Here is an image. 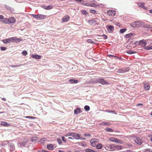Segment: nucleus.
I'll use <instances>...</instances> for the list:
<instances>
[{"instance_id": "46", "label": "nucleus", "mask_w": 152, "mask_h": 152, "mask_svg": "<svg viewBox=\"0 0 152 152\" xmlns=\"http://www.w3.org/2000/svg\"><path fill=\"white\" fill-rule=\"evenodd\" d=\"M90 12L94 14H97V12L95 10H90Z\"/></svg>"}, {"instance_id": "40", "label": "nucleus", "mask_w": 152, "mask_h": 152, "mask_svg": "<svg viewBox=\"0 0 152 152\" xmlns=\"http://www.w3.org/2000/svg\"><path fill=\"white\" fill-rule=\"evenodd\" d=\"M53 7V6L52 5H49L47 6L45 9L47 10L51 9Z\"/></svg>"}, {"instance_id": "20", "label": "nucleus", "mask_w": 152, "mask_h": 152, "mask_svg": "<svg viewBox=\"0 0 152 152\" xmlns=\"http://www.w3.org/2000/svg\"><path fill=\"white\" fill-rule=\"evenodd\" d=\"M31 57L36 59H39L41 58V56L38 55H32Z\"/></svg>"}, {"instance_id": "30", "label": "nucleus", "mask_w": 152, "mask_h": 152, "mask_svg": "<svg viewBox=\"0 0 152 152\" xmlns=\"http://www.w3.org/2000/svg\"><path fill=\"white\" fill-rule=\"evenodd\" d=\"M126 53L130 54H132L136 53L137 52H136L132 50H128L126 51Z\"/></svg>"}, {"instance_id": "28", "label": "nucleus", "mask_w": 152, "mask_h": 152, "mask_svg": "<svg viewBox=\"0 0 152 152\" xmlns=\"http://www.w3.org/2000/svg\"><path fill=\"white\" fill-rule=\"evenodd\" d=\"M38 140L37 137H33L31 139V141L34 142H36Z\"/></svg>"}, {"instance_id": "33", "label": "nucleus", "mask_w": 152, "mask_h": 152, "mask_svg": "<svg viewBox=\"0 0 152 152\" xmlns=\"http://www.w3.org/2000/svg\"><path fill=\"white\" fill-rule=\"evenodd\" d=\"M104 111L109 113H114L115 114H117V113H116L115 111L111 110H106Z\"/></svg>"}, {"instance_id": "10", "label": "nucleus", "mask_w": 152, "mask_h": 152, "mask_svg": "<svg viewBox=\"0 0 152 152\" xmlns=\"http://www.w3.org/2000/svg\"><path fill=\"white\" fill-rule=\"evenodd\" d=\"M95 140H96L97 141L98 140V139H91L90 141L91 145L93 147H95V146H96V142H97V141H95Z\"/></svg>"}, {"instance_id": "11", "label": "nucleus", "mask_w": 152, "mask_h": 152, "mask_svg": "<svg viewBox=\"0 0 152 152\" xmlns=\"http://www.w3.org/2000/svg\"><path fill=\"white\" fill-rule=\"evenodd\" d=\"M69 17L68 15H66L62 18V22H67L69 20Z\"/></svg>"}, {"instance_id": "23", "label": "nucleus", "mask_w": 152, "mask_h": 152, "mask_svg": "<svg viewBox=\"0 0 152 152\" xmlns=\"http://www.w3.org/2000/svg\"><path fill=\"white\" fill-rule=\"evenodd\" d=\"M2 41L5 44L11 43L10 38L4 39L2 40Z\"/></svg>"}, {"instance_id": "49", "label": "nucleus", "mask_w": 152, "mask_h": 152, "mask_svg": "<svg viewBox=\"0 0 152 152\" xmlns=\"http://www.w3.org/2000/svg\"><path fill=\"white\" fill-rule=\"evenodd\" d=\"M7 49V48L5 47H0L1 50V51H5Z\"/></svg>"}, {"instance_id": "21", "label": "nucleus", "mask_w": 152, "mask_h": 152, "mask_svg": "<svg viewBox=\"0 0 152 152\" xmlns=\"http://www.w3.org/2000/svg\"><path fill=\"white\" fill-rule=\"evenodd\" d=\"M5 7L6 9L9 10L11 12H13L14 11V9L13 8L11 7L8 5H5Z\"/></svg>"}, {"instance_id": "12", "label": "nucleus", "mask_w": 152, "mask_h": 152, "mask_svg": "<svg viewBox=\"0 0 152 152\" xmlns=\"http://www.w3.org/2000/svg\"><path fill=\"white\" fill-rule=\"evenodd\" d=\"M8 24L10 23H14L16 21V19L13 17H11L8 18Z\"/></svg>"}, {"instance_id": "25", "label": "nucleus", "mask_w": 152, "mask_h": 152, "mask_svg": "<svg viewBox=\"0 0 152 152\" xmlns=\"http://www.w3.org/2000/svg\"><path fill=\"white\" fill-rule=\"evenodd\" d=\"M150 88V85L149 84H145L144 86V88L146 90L148 91L149 90Z\"/></svg>"}, {"instance_id": "3", "label": "nucleus", "mask_w": 152, "mask_h": 152, "mask_svg": "<svg viewBox=\"0 0 152 152\" xmlns=\"http://www.w3.org/2000/svg\"><path fill=\"white\" fill-rule=\"evenodd\" d=\"M11 43H18L22 41V39L15 37L10 38Z\"/></svg>"}, {"instance_id": "44", "label": "nucleus", "mask_w": 152, "mask_h": 152, "mask_svg": "<svg viewBox=\"0 0 152 152\" xmlns=\"http://www.w3.org/2000/svg\"><path fill=\"white\" fill-rule=\"evenodd\" d=\"M145 49L146 50H150L152 49V46H147L145 48Z\"/></svg>"}, {"instance_id": "32", "label": "nucleus", "mask_w": 152, "mask_h": 152, "mask_svg": "<svg viewBox=\"0 0 152 152\" xmlns=\"http://www.w3.org/2000/svg\"><path fill=\"white\" fill-rule=\"evenodd\" d=\"M110 125V124L108 122H104L102 123H101L100 124V125H107V126H109Z\"/></svg>"}, {"instance_id": "19", "label": "nucleus", "mask_w": 152, "mask_h": 152, "mask_svg": "<svg viewBox=\"0 0 152 152\" xmlns=\"http://www.w3.org/2000/svg\"><path fill=\"white\" fill-rule=\"evenodd\" d=\"M47 147L49 150H52L54 148L53 145L52 144H48Z\"/></svg>"}, {"instance_id": "64", "label": "nucleus", "mask_w": 152, "mask_h": 152, "mask_svg": "<svg viewBox=\"0 0 152 152\" xmlns=\"http://www.w3.org/2000/svg\"><path fill=\"white\" fill-rule=\"evenodd\" d=\"M84 136L85 137H89L91 136V135L90 134H84Z\"/></svg>"}, {"instance_id": "63", "label": "nucleus", "mask_w": 152, "mask_h": 152, "mask_svg": "<svg viewBox=\"0 0 152 152\" xmlns=\"http://www.w3.org/2000/svg\"><path fill=\"white\" fill-rule=\"evenodd\" d=\"M62 139L63 141L64 142H66V140H65V138L64 137L62 136Z\"/></svg>"}, {"instance_id": "24", "label": "nucleus", "mask_w": 152, "mask_h": 152, "mask_svg": "<svg viewBox=\"0 0 152 152\" xmlns=\"http://www.w3.org/2000/svg\"><path fill=\"white\" fill-rule=\"evenodd\" d=\"M69 81L72 84L76 83L78 82V80H77L74 79H70L69 80Z\"/></svg>"}, {"instance_id": "26", "label": "nucleus", "mask_w": 152, "mask_h": 152, "mask_svg": "<svg viewBox=\"0 0 152 152\" xmlns=\"http://www.w3.org/2000/svg\"><path fill=\"white\" fill-rule=\"evenodd\" d=\"M140 23L138 21H135L134 22L132 23L131 24V26L133 27H136V26H137V25H136V23Z\"/></svg>"}, {"instance_id": "13", "label": "nucleus", "mask_w": 152, "mask_h": 152, "mask_svg": "<svg viewBox=\"0 0 152 152\" xmlns=\"http://www.w3.org/2000/svg\"><path fill=\"white\" fill-rule=\"evenodd\" d=\"M27 144V141H23L20 142L18 143V146L19 147H23L25 146Z\"/></svg>"}, {"instance_id": "35", "label": "nucleus", "mask_w": 152, "mask_h": 152, "mask_svg": "<svg viewBox=\"0 0 152 152\" xmlns=\"http://www.w3.org/2000/svg\"><path fill=\"white\" fill-rule=\"evenodd\" d=\"M134 34L133 33H130L129 34H127L126 35L125 37L127 38H129L131 37L132 36L134 35Z\"/></svg>"}, {"instance_id": "16", "label": "nucleus", "mask_w": 152, "mask_h": 152, "mask_svg": "<svg viewBox=\"0 0 152 152\" xmlns=\"http://www.w3.org/2000/svg\"><path fill=\"white\" fill-rule=\"evenodd\" d=\"M82 112L80 108H77L74 110V113L75 114H78L81 113Z\"/></svg>"}, {"instance_id": "1", "label": "nucleus", "mask_w": 152, "mask_h": 152, "mask_svg": "<svg viewBox=\"0 0 152 152\" xmlns=\"http://www.w3.org/2000/svg\"><path fill=\"white\" fill-rule=\"evenodd\" d=\"M87 83L92 84L98 83L102 85L109 84V83L106 81L104 79L102 78H93L91 80H89Z\"/></svg>"}, {"instance_id": "57", "label": "nucleus", "mask_w": 152, "mask_h": 152, "mask_svg": "<svg viewBox=\"0 0 152 152\" xmlns=\"http://www.w3.org/2000/svg\"><path fill=\"white\" fill-rule=\"evenodd\" d=\"M73 133H74L69 132V133H68V134H67V136H71L72 137Z\"/></svg>"}, {"instance_id": "53", "label": "nucleus", "mask_w": 152, "mask_h": 152, "mask_svg": "<svg viewBox=\"0 0 152 152\" xmlns=\"http://www.w3.org/2000/svg\"><path fill=\"white\" fill-rule=\"evenodd\" d=\"M82 13L83 15H86L88 14L87 12L85 10H83L82 11Z\"/></svg>"}, {"instance_id": "9", "label": "nucleus", "mask_w": 152, "mask_h": 152, "mask_svg": "<svg viewBox=\"0 0 152 152\" xmlns=\"http://www.w3.org/2000/svg\"><path fill=\"white\" fill-rule=\"evenodd\" d=\"M107 13L109 16H113L115 15L116 12L112 10H109L107 11Z\"/></svg>"}, {"instance_id": "31", "label": "nucleus", "mask_w": 152, "mask_h": 152, "mask_svg": "<svg viewBox=\"0 0 152 152\" xmlns=\"http://www.w3.org/2000/svg\"><path fill=\"white\" fill-rule=\"evenodd\" d=\"M96 148L98 149H100L102 148L103 146L102 145L101 143H98L96 145Z\"/></svg>"}, {"instance_id": "48", "label": "nucleus", "mask_w": 152, "mask_h": 152, "mask_svg": "<svg viewBox=\"0 0 152 152\" xmlns=\"http://www.w3.org/2000/svg\"><path fill=\"white\" fill-rule=\"evenodd\" d=\"M57 141L59 145H61L62 143L61 140L60 139H58Z\"/></svg>"}, {"instance_id": "51", "label": "nucleus", "mask_w": 152, "mask_h": 152, "mask_svg": "<svg viewBox=\"0 0 152 152\" xmlns=\"http://www.w3.org/2000/svg\"><path fill=\"white\" fill-rule=\"evenodd\" d=\"M87 41L88 42H89V43L96 44V43H95L93 41H92L91 39H88L87 40Z\"/></svg>"}, {"instance_id": "6", "label": "nucleus", "mask_w": 152, "mask_h": 152, "mask_svg": "<svg viewBox=\"0 0 152 152\" xmlns=\"http://www.w3.org/2000/svg\"><path fill=\"white\" fill-rule=\"evenodd\" d=\"M129 70L130 69L129 67L124 68L118 69L117 70V72L119 73H124L128 72Z\"/></svg>"}, {"instance_id": "59", "label": "nucleus", "mask_w": 152, "mask_h": 152, "mask_svg": "<svg viewBox=\"0 0 152 152\" xmlns=\"http://www.w3.org/2000/svg\"><path fill=\"white\" fill-rule=\"evenodd\" d=\"M102 36L103 37H104V38L105 39H107L108 38L107 36L105 34H103V35H102Z\"/></svg>"}, {"instance_id": "50", "label": "nucleus", "mask_w": 152, "mask_h": 152, "mask_svg": "<svg viewBox=\"0 0 152 152\" xmlns=\"http://www.w3.org/2000/svg\"><path fill=\"white\" fill-rule=\"evenodd\" d=\"M123 142L121 140L118 139V140H117V141H116V143H119L121 144H123Z\"/></svg>"}, {"instance_id": "38", "label": "nucleus", "mask_w": 152, "mask_h": 152, "mask_svg": "<svg viewBox=\"0 0 152 152\" xmlns=\"http://www.w3.org/2000/svg\"><path fill=\"white\" fill-rule=\"evenodd\" d=\"M47 140V139L46 138H42L39 141V142L42 143H43L44 142L46 141Z\"/></svg>"}, {"instance_id": "22", "label": "nucleus", "mask_w": 152, "mask_h": 152, "mask_svg": "<svg viewBox=\"0 0 152 152\" xmlns=\"http://www.w3.org/2000/svg\"><path fill=\"white\" fill-rule=\"evenodd\" d=\"M96 20L95 19H93L91 20H89L88 21V23L91 25H92L94 23H96Z\"/></svg>"}, {"instance_id": "4", "label": "nucleus", "mask_w": 152, "mask_h": 152, "mask_svg": "<svg viewBox=\"0 0 152 152\" xmlns=\"http://www.w3.org/2000/svg\"><path fill=\"white\" fill-rule=\"evenodd\" d=\"M134 141L137 144L143 145H144V142H142L141 140L139 138L135 137L134 138Z\"/></svg>"}, {"instance_id": "42", "label": "nucleus", "mask_w": 152, "mask_h": 152, "mask_svg": "<svg viewBox=\"0 0 152 152\" xmlns=\"http://www.w3.org/2000/svg\"><path fill=\"white\" fill-rule=\"evenodd\" d=\"M84 109L86 111H89L90 109V108L89 106L88 105H86L84 107Z\"/></svg>"}, {"instance_id": "56", "label": "nucleus", "mask_w": 152, "mask_h": 152, "mask_svg": "<svg viewBox=\"0 0 152 152\" xmlns=\"http://www.w3.org/2000/svg\"><path fill=\"white\" fill-rule=\"evenodd\" d=\"M96 5L95 4H89V6H91V7H96Z\"/></svg>"}, {"instance_id": "15", "label": "nucleus", "mask_w": 152, "mask_h": 152, "mask_svg": "<svg viewBox=\"0 0 152 152\" xmlns=\"http://www.w3.org/2000/svg\"><path fill=\"white\" fill-rule=\"evenodd\" d=\"M75 139H79L80 138V135L78 134L74 133L72 136Z\"/></svg>"}, {"instance_id": "18", "label": "nucleus", "mask_w": 152, "mask_h": 152, "mask_svg": "<svg viewBox=\"0 0 152 152\" xmlns=\"http://www.w3.org/2000/svg\"><path fill=\"white\" fill-rule=\"evenodd\" d=\"M0 22L5 24H8V20L7 18H4L1 20H0Z\"/></svg>"}, {"instance_id": "29", "label": "nucleus", "mask_w": 152, "mask_h": 152, "mask_svg": "<svg viewBox=\"0 0 152 152\" xmlns=\"http://www.w3.org/2000/svg\"><path fill=\"white\" fill-rule=\"evenodd\" d=\"M110 141L116 142V141H117L118 139L115 137H111L109 139Z\"/></svg>"}, {"instance_id": "5", "label": "nucleus", "mask_w": 152, "mask_h": 152, "mask_svg": "<svg viewBox=\"0 0 152 152\" xmlns=\"http://www.w3.org/2000/svg\"><path fill=\"white\" fill-rule=\"evenodd\" d=\"M105 149L109 151H113L115 149V145L111 144L109 145H107L105 147Z\"/></svg>"}, {"instance_id": "14", "label": "nucleus", "mask_w": 152, "mask_h": 152, "mask_svg": "<svg viewBox=\"0 0 152 152\" xmlns=\"http://www.w3.org/2000/svg\"><path fill=\"white\" fill-rule=\"evenodd\" d=\"M9 147L10 148V151H12L15 149V147L14 144L12 143H9L8 144Z\"/></svg>"}, {"instance_id": "54", "label": "nucleus", "mask_w": 152, "mask_h": 152, "mask_svg": "<svg viewBox=\"0 0 152 152\" xmlns=\"http://www.w3.org/2000/svg\"><path fill=\"white\" fill-rule=\"evenodd\" d=\"M91 149L89 148H86L85 150V151L86 152H91Z\"/></svg>"}, {"instance_id": "8", "label": "nucleus", "mask_w": 152, "mask_h": 152, "mask_svg": "<svg viewBox=\"0 0 152 152\" xmlns=\"http://www.w3.org/2000/svg\"><path fill=\"white\" fill-rule=\"evenodd\" d=\"M147 44L146 41L144 39H142L139 41V44L143 47L145 46Z\"/></svg>"}, {"instance_id": "52", "label": "nucleus", "mask_w": 152, "mask_h": 152, "mask_svg": "<svg viewBox=\"0 0 152 152\" xmlns=\"http://www.w3.org/2000/svg\"><path fill=\"white\" fill-rule=\"evenodd\" d=\"M107 56L108 57H117V58H118L119 59V58H118V57H117L113 55H107Z\"/></svg>"}, {"instance_id": "58", "label": "nucleus", "mask_w": 152, "mask_h": 152, "mask_svg": "<svg viewBox=\"0 0 152 152\" xmlns=\"http://www.w3.org/2000/svg\"><path fill=\"white\" fill-rule=\"evenodd\" d=\"M146 27L147 28L152 29V26L150 25H147L146 26Z\"/></svg>"}, {"instance_id": "60", "label": "nucleus", "mask_w": 152, "mask_h": 152, "mask_svg": "<svg viewBox=\"0 0 152 152\" xmlns=\"http://www.w3.org/2000/svg\"><path fill=\"white\" fill-rule=\"evenodd\" d=\"M1 152H6V151L5 149L4 148H2L0 150Z\"/></svg>"}, {"instance_id": "55", "label": "nucleus", "mask_w": 152, "mask_h": 152, "mask_svg": "<svg viewBox=\"0 0 152 152\" xmlns=\"http://www.w3.org/2000/svg\"><path fill=\"white\" fill-rule=\"evenodd\" d=\"M140 23H136V25H137V26H136V27H138L140 26L141 25V22L140 21H138Z\"/></svg>"}, {"instance_id": "34", "label": "nucleus", "mask_w": 152, "mask_h": 152, "mask_svg": "<svg viewBox=\"0 0 152 152\" xmlns=\"http://www.w3.org/2000/svg\"><path fill=\"white\" fill-rule=\"evenodd\" d=\"M80 145L84 147L87 146L86 142L84 141H83L80 142Z\"/></svg>"}, {"instance_id": "47", "label": "nucleus", "mask_w": 152, "mask_h": 152, "mask_svg": "<svg viewBox=\"0 0 152 152\" xmlns=\"http://www.w3.org/2000/svg\"><path fill=\"white\" fill-rule=\"evenodd\" d=\"M22 54L24 56H26L27 54V52L26 50H24L22 53Z\"/></svg>"}, {"instance_id": "43", "label": "nucleus", "mask_w": 152, "mask_h": 152, "mask_svg": "<svg viewBox=\"0 0 152 152\" xmlns=\"http://www.w3.org/2000/svg\"><path fill=\"white\" fill-rule=\"evenodd\" d=\"M9 124L3 121L1 123V125L5 126H8Z\"/></svg>"}, {"instance_id": "27", "label": "nucleus", "mask_w": 152, "mask_h": 152, "mask_svg": "<svg viewBox=\"0 0 152 152\" xmlns=\"http://www.w3.org/2000/svg\"><path fill=\"white\" fill-rule=\"evenodd\" d=\"M115 149L119 150L122 149L123 148V147L122 146L120 145H115Z\"/></svg>"}, {"instance_id": "41", "label": "nucleus", "mask_w": 152, "mask_h": 152, "mask_svg": "<svg viewBox=\"0 0 152 152\" xmlns=\"http://www.w3.org/2000/svg\"><path fill=\"white\" fill-rule=\"evenodd\" d=\"M143 152H152V149H145L143 150Z\"/></svg>"}, {"instance_id": "17", "label": "nucleus", "mask_w": 152, "mask_h": 152, "mask_svg": "<svg viewBox=\"0 0 152 152\" xmlns=\"http://www.w3.org/2000/svg\"><path fill=\"white\" fill-rule=\"evenodd\" d=\"M138 5L140 7H141L145 10H147V7L144 6V3L139 2L138 3Z\"/></svg>"}, {"instance_id": "36", "label": "nucleus", "mask_w": 152, "mask_h": 152, "mask_svg": "<svg viewBox=\"0 0 152 152\" xmlns=\"http://www.w3.org/2000/svg\"><path fill=\"white\" fill-rule=\"evenodd\" d=\"M10 142H9V141L8 140L4 141L1 144V145L3 146H5V145H6L7 144H9Z\"/></svg>"}, {"instance_id": "2", "label": "nucleus", "mask_w": 152, "mask_h": 152, "mask_svg": "<svg viewBox=\"0 0 152 152\" xmlns=\"http://www.w3.org/2000/svg\"><path fill=\"white\" fill-rule=\"evenodd\" d=\"M31 16L38 20H42L44 19L45 18V16L43 15L32 14L31 15Z\"/></svg>"}, {"instance_id": "61", "label": "nucleus", "mask_w": 152, "mask_h": 152, "mask_svg": "<svg viewBox=\"0 0 152 152\" xmlns=\"http://www.w3.org/2000/svg\"><path fill=\"white\" fill-rule=\"evenodd\" d=\"M75 1H76L77 2H84V0H75Z\"/></svg>"}, {"instance_id": "7", "label": "nucleus", "mask_w": 152, "mask_h": 152, "mask_svg": "<svg viewBox=\"0 0 152 152\" xmlns=\"http://www.w3.org/2000/svg\"><path fill=\"white\" fill-rule=\"evenodd\" d=\"M107 29L109 33H112L114 30V27L112 26L109 25L107 26Z\"/></svg>"}, {"instance_id": "62", "label": "nucleus", "mask_w": 152, "mask_h": 152, "mask_svg": "<svg viewBox=\"0 0 152 152\" xmlns=\"http://www.w3.org/2000/svg\"><path fill=\"white\" fill-rule=\"evenodd\" d=\"M26 117L27 118H31V119H34V118H35V117L31 116H27Z\"/></svg>"}, {"instance_id": "39", "label": "nucleus", "mask_w": 152, "mask_h": 152, "mask_svg": "<svg viewBox=\"0 0 152 152\" xmlns=\"http://www.w3.org/2000/svg\"><path fill=\"white\" fill-rule=\"evenodd\" d=\"M105 130L107 132H113V129L110 128H107L105 129Z\"/></svg>"}, {"instance_id": "37", "label": "nucleus", "mask_w": 152, "mask_h": 152, "mask_svg": "<svg viewBox=\"0 0 152 152\" xmlns=\"http://www.w3.org/2000/svg\"><path fill=\"white\" fill-rule=\"evenodd\" d=\"M23 65V64H18V65H10V66L11 67H20V66H21Z\"/></svg>"}, {"instance_id": "45", "label": "nucleus", "mask_w": 152, "mask_h": 152, "mask_svg": "<svg viewBox=\"0 0 152 152\" xmlns=\"http://www.w3.org/2000/svg\"><path fill=\"white\" fill-rule=\"evenodd\" d=\"M126 28L121 29L120 30V32L121 33H123L125 31H126Z\"/></svg>"}]
</instances>
